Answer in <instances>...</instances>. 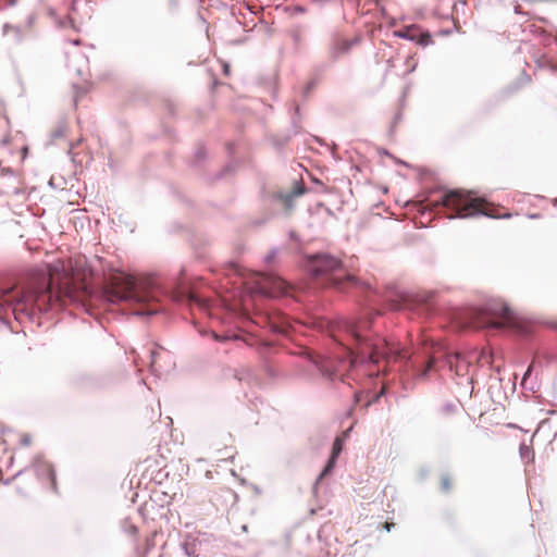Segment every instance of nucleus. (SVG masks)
<instances>
[{"label":"nucleus","instance_id":"f257e3e1","mask_svg":"<svg viewBox=\"0 0 557 557\" xmlns=\"http://www.w3.org/2000/svg\"><path fill=\"white\" fill-rule=\"evenodd\" d=\"M331 335L344 348V356L338 357L336 363L330 358H314L312 363L320 373L330 381L346 380L358 381L360 374L369 376L377 373L362 370L380 359L404 361L403 376L405 388H412L414 380H426L436 362L435 357L428 348H423V364L418 360V352L408 355L405 347L398 343L373 337L370 332L368 319H344L334 321L331 325Z\"/></svg>","mask_w":557,"mask_h":557},{"label":"nucleus","instance_id":"f03ea898","mask_svg":"<svg viewBox=\"0 0 557 557\" xmlns=\"http://www.w3.org/2000/svg\"><path fill=\"white\" fill-rule=\"evenodd\" d=\"M92 296V288L85 281L75 276L65 277L58 290L53 292L51 280L45 275L27 286L16 285L0 288V312L11 311L16 320L22 317L33 319L37 313L47 312L57 304L65 301L85 306Z\"/></svg>","mask_w":557,"mask_h":557},{"label":"nucleus","instance_id":"7ed1b4c3","mask_svg":"<svg viewBox=\"0 0 557 557\" xmlns=\"http://www.w3.org/2000/svg\"><path fill=\"white\" fill-rule=\"evenodd\" d=\"M102 295L111 304L122 301L146 304L156 299L151 280L137 281L125 272L111 274L103 287Z\"/></svg>","mask_w":557,"mask_h":557},{"label":"nucleus","instance_id":"20e7f679","mask_svg":"<svg viewBox=\"0 0 557 557\" xmlns=\"http://www.w3.org/2000/svg\"><path fill=\"white\" fill-rule=\"evenodd\" d=\"M305 267L313 276L329 275V283L336 288H344L346 283L356 282L355 276L344 269L341 260L329 253L308 256Z\"/></svg>","mask_w":557,"mask_h":557},{"label":"nucleus","instance_id":"39448f33","mask_svg":"<svg viewBox=\"0 0 557 557\" xmlns=\"http://www.w3.org/2000/svg\"><path fill=\"white\" fill-rule=\"evenodd\" d=\"M442 202L444 207L456 212L451 218H471L476 215H485L490 218L511 216L509 213L499 216L488 210H485L483 208L484 200L473 197L471 193L451 190L443 196Z\"/></svg>","mask_w":557,"mask_h":557},{"label":"nucleus","instance_id":"423d86ee","mask_svg":"<svg viewBox=\"0 0 557 557\" xmlns=\"http://www.w3.org/2000/svg\"><path fill=\"white\" fill-rule=\"evenodd\" d=\"M486 310L491 318L486 322L482 323V326L484 327L502 329L515 319L512 310L502 301L490 304Z\"/></svg>","mask_w":557,"mask_h":557},{"label":"nucleus","instance_id":"0eeeda50","mask_svg":"<svg viewBox=\"0 0 557 557\" xmlns=\"http://www.w3.org/2000/svg\"><path fill=\"white\" fill-rule=\"evenodd\" d=\"M289 285L278 276L267 274L259 282L258 292L269 297H280L287 294Z\"/></svg>","mask_w":557,"mask_h":557},{"label":"nucleus","instance_id":"6e6552de","mask_svg":"<svg viewBox=\"0 0 557 557\" xmlns=\"http://www.w3.org/2000/svg\"><path fill=\"white\" fill-rule=\"evenodd\" d=\"M306 187L301 182H295L290 190H281L274 195V199L280 202L286 212L294 208L295 198L304 195Z\"/></svg>","mask_w":557,"mask_h":557},{"label":"nucleus","instance_id":"1a4fd4ad","mask_svg":"<svg viewBox=\"0 0 557 557\" xmlns=\"http://www.w3.org/2000/svg\"><path fill=\"white\" fill-rule=\"evenodd\" d=\"M446 366L458 376H465L471 364V361L459 352L447 354L445 358Z\"/></svg>","mask_w":557,"mask_h":557},{"label":"nucleus","instance_id":"9d476101","mask_svg":"<svg viewBox=\"0 0 557 557\" xmlns=\"http://www.w3.org/2000/svg\"><path fill=\"white\" fill-rule=\"evenodd\" d=\"M394 35L398 38L417 41L422 46H425L431 41V36L429 34L421 33L417 25H409L403 29L395 30Z\"/></svg>","mask_w":557,"mask_h":557},{"label":"nucleus","instance_id":"9b49d317","mask_svg":"<svg viewBox=\"0 0 557 557\" xmlns=\"http://www.w3.org/2000/svg\"><path fill=\"white\" fill-rule=\"evenodd\" d=\"M342 449H343V442L341 438L337 437L333 444L332 455H331L325 468L320 473L318 480H321L323 476L330 474L333 471V469L335 467L336 459H337L338 455L341 454Z\"/></svg>","mask_w":557,"mask_h":557},{"label":"nucleus","instance_id":"f8f14e48","mask_svg":"<svg viewBox=\"0 0 557 557\" xmlns=\"http://www.w3.org/2000/svg\"><path fill=\"white\" fill-rule=\"evenodd\" d=\"M271 327L275 333L287 334L288 329H289V323L284 318V319H282V321L280 323H272Z\"/></svg>","mask_w":557,"mask_h":557},{"label":"nucleus","instance_id":"ddd939ff","mask_svg":"<svg viewBox=\"0 0 557 557\" xmlns=\"http://www.w3.org/2000/svg\"><path fill=\"white\" fill-rule=\"evenodd\" d=\"M531 372H532V367L530 366L527 371L524 372L523 376H522V380H521V385L524 389H529V391H534V386L532 384H529L528 381H529V377L531 375Z\"/></svg>","mask_w":557,"mask_h":557},{"label":"nucleus","instance_id":"4468645a","mask_svg":"<svg viewBox=\"0 0 557 557\" xmlns=\"http://www.w3.org/2000/svg\"><path fill=\"white\" fill-rule=\"evenodd\" d=\"M65 132H66V124L62 122L58 125L57 129L52 132V138L58 139V138L64 136Z\"/></svg>","mask_w":557,"mask_h":557},{"label":"nucleus","instance_id":"2eb2a0df","mask_svg":"<svg viewBox=\"0 0 557 557\" xmlns=\"http://www.w3.org/2000/svg\"><path fill=\"white\" fill-rule=\"evenodd\" d=\"M519 453L522 459L530 458V456L532 455L531 448L525 444L520 445Z\"/></svg>","mask_w":557,"mask_h":557},{"label":"nucleus","instance_id":"dca6fc26","mask_svg":"<svg viewBox=\"0 0 557 557\" xmlns=\"http://www.w3.org/2000/svg\"><path fill=\"white\" fill-rule=\"evenodd\" d=\"M182 547L188 557H197V555L195 554L194 545H189L188 543H185V544H183Z\"/></svg>","mask_w":557,"mask_h":557},{"label":"nucleus","instance_id":"f3484780","mask_svg":"<svg viewBox=\"0 0 557 557\" xmlns=\"http://www.w3.org/2000/svg\"><path fill=\"white\" fill-rule=\"evenodd\" d=\"M186 297L188 298V301H189V302H196V304H198L200 307H206V306H207L202 300H200V299H199L196 295H194V294H188V295H186Z\"/></svg>","mask_w":557,"mask_h":557},{"label":"nucleus","instance_id":"a211bd4d","mask_svg":"<svg viewBox=\"0 0 557 557\" xmlns=\"http://www.w3.org/2000/svg\"><path fill=\"white\" fill-rule=\"evenodd\" d=\"M159 356V352L157 350H152L150 352V358H151V371L154 373L156 372V363H157V357Z\"/></svg>","mask_w":557,"mask_h":557},{"label":"nucleus","instance_id":"6ab92c4d","mask_svg":"<svg viewBox=\"0 0 557 557\" xmlns=\"http://www.w3.org/2000/svg\"><path fill=\"white\" fill-rule=\"evenodd\" d=\"M14 175V172L12 169L10 168H0V176L4 177V176H13Z\"/></svg>","mask_w":557,"mask_h":557},{"label":"nucleus","instance_id":"aec40b11","mask_svg":"<svg viewBox=\"0 0 557 557\" xmlns=\"http://www.w3.org/2000/svg\"><path fill=\"white\" fill-rule=\"evenodd\" d=\"M442 488L447 492L450 488L449 479L447 476H443L442 479Z\"/></svg>","mask_w":557,"mask_h":557},{"label":"nucleus","instance_id":"412c9836","mask_svg":"<svg viewBox=\"0 0 557 557\" xmlns=\"http://www.w3.org/2000/svg\"><path fill=\"white\" fill-rule=\"evenodd\" d=\"M158 312V310H147V311H136L135 314L136 315H152V314H156Z\"/></svg>","mask_w":557,"mask_h":557},{"label":"nucleus","instance_id":"4be33fe9","mask_svg":"<svg viewBox=\"0 0 557 557\" xmlns=\"http://www.w3.org/2000/svg\"><path fill=\"white\" fill-rule=\"evenodd\" d=\"M276 255V250H272L267 257H265V261L267 262H270Z\"/></svg>","mask_w":557,"mask_h":557},{"label":"nucleus","instance_id":"5701e85b","mask_svg":"<svg viewBox=\"0 0 557 557\" xmlns=\"http://www.w3.org/2000/svg\"><path fill=\"white\" fill-rule=\"evenodd\" d=\"M10 29H14V27L11 26L10 24H4V26H3V34H7Z\"/></svg>","mask_w":557,"mask_h":557},{"label":"nucleus","instance_id":"b1692460","mask_svg":"<svg viewBox=\"0 0 557 557\" xmlns=\"http://www.w3.org/2000/svg\"><path fill=\"white\" fill-rule=\"evenodd\" d=\"M392 527H393V523H388V522H386V523L384 524V529H385L386 531H388V532L391 531Z\"/></svg>","mask_w":557,"mask_h":557},{"label":"nucleus","instance_id":"393cba45","mask_svg":"<svg viewBox=\"0 0 557 557\" xmlns=\"http://www.w3.org/2000/svg\"><path fill=\"white\" fill-rule=\"evenodd\" d=\"M515 13H516V14H524V13L521 11V9H520V7H519V5H517V7L515 8Z\"/></svg>","mask_w":557,"mask_h":557},{"label":"nucleus","instance_id":"a878e982","mask_svg":"<svg viewBox=\"0 0 557 557\" xmlns=\"http://www.w3.org/2000/svg\"><path fill=\"white\" fill-rule=\"evenodd\" d=\"M349 47H350V42H345L344 48H343L344 51H347L349 49Z\"/></svg>","mask_w":557,"mask_h":557},{"label":"nucleus","instance_id":"bb28decb","mask_svg":"<svg viewBox=\"0 0 557 557\" xmlns=\"http://www.w3.org/2000/svg\"><path fill=\"white\" fill-rule=\"evenodd\" d=\"M228 72H230V65L228 64H224V73L228 74Z\"/></svg>","mask_w":557,"mask_h":557},{"label":"nucleus","instance_id":"cd10ccee","mask_svg":"<svg viewBox=\"0 0 557 557\" xmlns=\"http://www.w3.org/2000/svg\"><path fill=\"white\" fill-rule=\"evenodd\" d=\"M8 143H9V138H8V137H3V138L1 139V144H2V145H7Z\"/></svg>","mask_w":557,"mask_h":557},{"label":"nucleus","instance_id":"c85d7f7f","mask_svg":"<svg viewBox=\"0 0 557 557\" xmlns=\"http://www.w3.org/2000/svg\"><path fill=\"white\" fill-rule=\"evenodd\" d=\"M16 0H8L7 5H14Z\"/></svg>","mask_w":557,"mask_h":557},{"label":"nucleus","instance_id":"c756f323","mask_svg":"<svg viewBox=\"0 0 557 557\" xmlns=\"http://www.w3.org/2000/svg\"><path fill=\"white\" fill-rule=\"evenodd\" d=\"M183 297H185V294H184V293H182L181 295L175 296V299H176V300H180V299H182Z\"/></svg>","mask_w":557,"mask_h":557},{"label":"nucleus","instance_id":"7c9ffc66","mask_svg":"<svg viewBox=\"0 0 557 557\" xmlns=\"http://www.w3.org/2000/svg\"><path fill=\"white\" fill-rule=\"evenodd\" d=\"M136 531H137L136 527H134V525H133V527L131 528V532H132V533H135Z\"/></svg>","mask_w":557,"mask_h":557},{"label":"nucleus","instance_id":"2f4dec72","mask_svg":"<svg viewBox=\"0 0 557 557\" xmlns=\"http://www.w3.org/2000/svg\"><path fill=\"white\" fill-rule=\"evenodd\" d=\"M350 430H351V428H350V429H348V430H346V432H345V436H348V434H349Z\"/></svg>","mask_w":557,"mask_h":557},{"label":"nucleus","instance_id":"473e14b6","mask_svg":"<svg viewBox=\"0 0 557 557\" xmlns=\"http://www.w3.org/2000/svg\"><path fill=\"white\" fill-rule=\"evenodd\" d=\"M73 148H74V145L72 144V145L70 146L69 153L73 150Z\"/></svg>","mask_w":557,"mask_h":557},{"label":"nucleus","instance_id":"72a5a7b5","mask_svg":"<svg viewBox=\"0 0 557 557\" xmlns=\"http://www.w3.org/2000/svg\"><path fill=\"white\" fill-rule=\"evenodd\" d=\"M29 443V440L28 438H25L24 440V444L27 445Z\"/></svg>","mask_w":557,"mask_h":557},{"label":"nucleus","instance_id":"f704fd0d","mask_svg":"<svg viewBox=\"0 0 557 557\" xmlns=\"http://www.w3.org/2000/svg\"><path fill=\"white\" fill-rule=\"evenodd\" d=\"M289 236H290L292 238H295V234H294V232H290Z\"/></svg>","mask_w":557,"mask_h":557},{"label":"nucleus","instance_id":"c9c22d12","mask_svg":"<svg viewBox=\"0 0 557 557\" xmlns=\"http://www.w3.org/2000/svg\"><path fill=\"white\" fill-rule=\"evenodd\" d=\"M355 397H356V400L358 401L359 398H358V394L357 393H355Z\"/></svg>","mask_w":557,"mask_h":557}]
</instances>
